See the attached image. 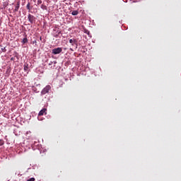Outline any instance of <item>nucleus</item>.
Instances as JSON below:
<instances>
[{
  "mask_svg": "<svg viewBox=\"0 0 181 181\" xmlns=\"http://www.w3.org/2000/svg\"><path fill=\"white\" fill-rule=\"evenodd\" d=\"M40 40H42V37H40Z\"/></svg>",
  "mask_w": 181,
  "mask_h": 181,
  "instance_id": "4468645a",
  "label": "nucleus"
},
{
  "mask_svg": "<svg viewBox=\"0 0 181 181\" xmlns=\"http://www.w3.org/2000/svg\"><path fill=\"white\" fill-rule=\"evenodd\" d=\"M23 43H28V38H23V41H22Z\"/></svg>",
  "mask_w": 181,
  "mask_h": 181,
  "instance_id": "9d476101",
  "label": "nucleus"
},
{
  "mask_svg": "<svg viewBox=\"0 0 181 181\" xmlns=\"http://www.w3.org/2000/svg\"><path fill=\"white\" fill-rule=\"evenodd\" d=\"M20 6H21V1H18L17 6H16V8L14 9V12H18V11H19Z\"/></svg>",
  "mask_w": 181,
  "mask_h": 181,
  "instance_id": "20e7f679",
  "label": "nucleus"
},
{
  "mask_svg": "<svg viewBox=\"0 0 181 181\" xmlns=\"http://www.w3.org/2000/svg\"><path fill=\"white\" fill-rule=\"evenodd\" d=\"M38 4H42V1L41 0H38Z\"/></svg>",
  "mask_w": 181,
  "mask_h": 181,
  "instance_id": "ddd939ff",
  "label": "nucleus"
},
{
  "mask_svg": "<svg viewBox=\"0 0 181 181\" xmlns=\"http://www.w3.org/2000/svg\"><path fill=\"white\" fill-rule=\"evenodd\" d=\"M28 19L30 23H35V22H36V18L32 16V14H28Z\"/></svg>",
  "mask_w": 181,
  "mask_h": 181,
  "instance_id": "7ed1b4c3",
  "label": "nucleus"
},
{
  "mask_svg": "<svg viewBox=\"0 0 181 181\" xmlns=\"http://www.w3.org/2000/svg\"><path fill=\"white\" fill-rule=\"evenodd\" d=\"M46 111H47V110H46L45 108L41 110L40 111L38 115H40V116L43 115V114H45V112H46Z\"/></svg>",
  "mask_w": 181,
  "mask_h": 181,
  "instance_id": "39448f33",
  "label": "nucleus"
},
{
  "mask_svg": "<svg viewBox=\"0 0 181 181\" xmlns=\"http://www.w3.org/2000/svg\"><path fill=\"white\" fill-rule=\"evenodd\" d=\"M27 181H35V177H31L28 179Z\"/></svg>",
  "mask_w": 181,
  "mask_h": 181,
  "instance_id": "f8f14e48",
  "label": "nucleus"
},
{
  "mask_svg": "<svg viewBox=\"0 0 181 181\" xmlns=\"http://www.w3.org/2000/svg\"><path fill=\"white\" fill-rule=\"evenodd\" d=\"M28 66V64H24V71H27V73L28 71H29V67Z\"/></svg>",
  "mask_w": 181,
  "mask_h": 181,
  "instance_id": "423d86ee",
  "label": "nucleus"
},
{
  "mask_svg": "<svg viewBox=\"0 0 181 181\" xmlns=\"http://www.w3.org/2000/svg\"><path fill=\"white\" fill-rule=\"evenodd\" d=\"M27 9H28V11H30V4H28L26 6Z\"/></svg>",
  "mask_w": 181,
  "mask_h": 181,
  "instance_id": "1a4fd4ad",
  "label": "nucleus"
},
{
  "mask_svg": "<svg viewBox=\"0 0 181 181\" xmlns=\"http://www.w3.org/2000/svg\"><path fill=\"white\" fill-rule=\"evenodd\" d=\"M71 15H73L74 16H76V15H78V11H72Z\"/></svg>",
  "mask_w": 181,
  "mask_h": 181,
  "instance_id": "6e6552de",
  "label": "nucleus"
},
{
  "mask_svg": "<svg viewBox=\"0 0 181 181\" xmlns=\"http://www.w3.org/2000/svg\"><path fill=\"white\" fill-rule=\"evenodd\" d=\"M61 52H63V49L62 47H57L52 50V54H60Z\"/></svg>",
  "mask_w": 181,
  "mask_h": 181,
  "instance_id": "f03ea898",
  "label": "nucleus"
},
{
  "mask_svg": "<svg viewBox=\"0 0 181 181\" xmlns=\"http://www.w3.org/2000/svg\"><path fill=\"white\" fill-rule=\"evenodd\" d=\"M69 43L72 45V46H74V43H76V40L75 39H70L69 40Z\"/></svg>",
  "mask_w": 181,
  "mask_h": 181,
  "instance_id": "0eeeda50",
  "label": "nucleus"
},
{
  "mask_svg": "<svg viewBox=\"0 0 181 181\" xmlns=\"http://www.w3.org/2000/svg\"><path fill=\"white\" fill-rule=\"evenodd\" d=\"M52 62H49V66L52 65Z\"/></svg>",
  "mask_w": 181,
  "mask_h": 181,
  "instance_id": "2eb2a0df",
  "label": "nucleus"
},
{
  "mask_svg": "<svg viewBox=\"0 0 181 181\" xmlns=\"http://www.w3.org/2000/svg\"><path fill=\"white\" fill-rule=\"evenodd\" d=\"M4 145V140L0 139V146H2Z\"/></svg>",
  "mask_w": 181,
  "mask_h": 181,
  "instance_id": "9b49d317",
  "label": "nucleus"
},
{
  "mask_svg": "<svg viewBox=\"0 0 181 181\" xmlns=\"http://www.w3.org/2000/svg\"><path fill=\"white\" fill-rule=\"evenodd\" d=\"M11 60H13V58H11Z\"/></svg>",
  "mask_w": 181,
  "mask_h": 181,
  "instance_id": "dca6fc26",
  "label": "nucleus"
},
{
  "mask_svg": "<svg viewBox=\"0 0 181 181\" xmlns=\"http://www.w3.org/2000/svg\"><path fill=\"white\" fill-rule=\"evenodd\" d=\"M52 90V86L49 85L46 86L41 91V95H45V94H47L49 91Z\"/></svg>",
  "mask_w": 181,
  "mask_h": 181,
  "instance_id": "f257e3e1",
  "label": "nucleus"
}]
</instances>
